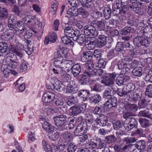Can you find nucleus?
<instances>
[{"instance_id":"1","label":"nucleus","mask_w":152,"mask_h":152,"mask_svg":"<svg viewBox=\"0 0 152 152\" xmlns=\"http://www.w3.org/2000/svg\"><path fill=\"white\" fill-rule=\"evenodd\" d=\"M71 62L69 60L57 59L54 61V64L55 66L58 69L53 68V71L55 74H60L65 72L66 69L67 70L71 66Z\"/></svg>"},{"instance_id":"2","label":"nucleus","mask_w":152,"mask_h":152,"mask_svg":"<svg viewBox=\"0 0 152 152\" xmlns=\"http://www.w3.org/2000/svg\"><path fill=\"white\" fill-rule=\"evenodd\" d=\"M23 21L26 24L31 25H36L35 27L38 30L33 31V32L35 33H39L40 31H42L44 27V23L43 22L40 23L39 21L37 20V23H36L35 20L32 16L30 15L25 16L23 19Z\"/></svg>"},{"instance_id":"3","label":"nucleus","mask_w":152,"mask_h":152,"mask_svg":"<svg viewBox=\"0 0 152 152\" xmlns=\"http://www.w3.org/2000/svg\"><path fill=\"white\" fill-rule=\"evenodd\" d=\"M53 120L56 125L57 130L63 131L65 129L64 124L66 121V116L61 115L54 117Z\"/></svg>"},{"instance_id":"4","label":"nucleus","mask_w":152,"mask_h":152,"mask_svg":"<svg viewBox=\"0 0 152 152\" xmlns=\"http://www.w3.org/2000/svg\"><path fill=\"white\" fill-rule=\"evenodd\" d=\"M140 33L138 34V36L134 39V43L135 45L138 47L141 46L148 47L150 45V42L148 40L142 36Z\"/></svg>"},{"instance_id":"5","label":"nucleus","mask_w":152,"mask_h":152,"mask_svg":"<svg viewBox=\"0 0 152 152\" xmlns=\"http://www.w3.org/2000/svg\"><path fill=\"white\" fill-rule=\"evenodd\" d=\"M137 121L133 118L130 117L126 119L124 122V126L125 129L128 131L131 130L134 127H137Z\"/></svg>"},{"instance_id":"6","label":"nucleus","mask_w":152,"mask_h":152,"mask_svg":"<svg viewBox=\"0 0 152 152\" xmlns=\"http://www.w3.org/2000/svg\"><path fill=\"white\" fill-rule=\"evenodd\" d=\"M69 55L67 50L65 48H59L54 53V58H67Z\"/></svg>"},{"instance_id":"7","label":"nucleus","mask_w":152,"mask_h":152,"mask_svg":"<svg viewBox=\"0 0 152 152\" xmlns=\"http://www.w3.org/2000/svg\"><path fill=\"white\" fill-rule=\"evenodd\" d=\"M84 33L86 36H96L97 35V31L95 28L92 25H88L85 26Z\"/></svg>"},{"instance_id":"8","label":"nucleus","mask_w":152,"mask_h":152,"mask_svg":"<svg viewBox=\"0 0 152 152\" xmlns=\"http://www.w3.org/2000/svg\"><path fill=\"white\" fill-rule=\"evenodd\" d=\"M85 107V106L83 104L75 105L70 108V109L72 110L71 113L73 115H76L83 111Z\"/></svg>"},{"instance_id":"9","label":"nucleus","mask_w":152,"mask_h":152,"mask_svg":"<svg viewBox=\"0 0 152 152\" xmlns=\"http://www.w3.org/2000/svg\"><path fill=\"white\" fill-rule=\"evenodd\" d=\"M55 96L54 93L47 91L43 94L42 100L45 103L50 102L53 101Z\"/></svg>"},{"instance_id":"10","label":"nucleus","mask_w":152,"mask_h":152,"mask_svg":"<svg viewBox=\"0 0 152 152\" xmlns=\"http://www.w3.org/2000/svg\"><path fill=\"white\" fill-rule=\"evenodd\" d=\"M51 85L50 86H48V84H47L46 86L48 89H53L55 88L58 91H60L61 88H62L61 85H62L61 83L57 79H55L54 80V82L52 84L51 83Z\"/></svg>"},{"instance_id":"11","label":"nucleus","mask_w":152,"mask_h":152,"mask_svg":"<svg viewBox=\"0 0 152 152\" xmlns=\"http://www.w3.org/2000/svg\"><path fill=\"white\" fill-rule=\"evenodd\" d=\"M64 33L65 35L70 38H74L76 37L75 31L71 26H69L65 28Z\"/></svg>"},{"instance_id":"12","label":"nucleus","mask_w":152,"mask_h":152,"mask_svg":"<svg viewBox=\"0 0 152 152\" xmlns=\"http://www.w3.org/2000/svg\"><path fill=\"white\" fill-rule=\"evenodd\" d=\"M108 118L107 116L105 115H102L100 118H97L96 121L100 126H105L107 122Z\"/></svg>"},{"instance_id":"13","label":"nucleus","mask_w":152,"mask_h":152,"mask_svg":"<svg viewBox=\"0 0 152 152\" xmlns=\"http://www.w3.org/2000/svg\"><path fill=\"white\" fill-rule=\"evenodd\" d=\"M85 34H81L80 35H78V36H77L76 35V37H75L74 38H75L77 42L80 45L83 43L85 41L89 39H90V37H87L86 38Z\"/></svg>"},{"instance_id":"14","label":"nucleus","mask_w":152,"mask_h":152,"mask_svg":"<svg viewBox=\"0 0 152 152\" xmlns=\"http://www.w3.org/2000/svg\"><path fill=\"white\" fill-rule=\"evenodd\" d=\"M106 25V22L104 20H98L95 23V26L97 29L100 31L104 30Z\"/></svg>"},{"instance_id":"15","label":"nucleus","mask_w":152,"mask_h":152,"mask_svg":"<svg viewBox=\"0 0 152 152\" xmlns=\"http://www.w3.org/2000/svg\"><path fill=\"white\" fill-rule=\"evenodd\" d=\"M85 129H86V128L84 127V126H83L81 124H79L75 131V135L76 136L81 135L83 133V131Z\"/></svg>"},{"instance_id":"16","label":"nucleus","mask_w":152,"mask_h":152,"mask_svg":"<svg viewBox=\"0 0 152 152\" xmlns=\"http://www.w3.org/2000/svg\"><path fill=\"white\" fill-rule=\"evenodd\" d=\"M92 53L89 51L85 52L82 57V60L83 62H86L89 60L92 57Z\"/></svg>"},{"instance_id":"17","label":"nucleus","mask_w":152,"mask_h":152,"mask_svg":"<svg viewBox=\"0 0 152 152\" xmlns=\"http://www.w3.org/2000/svg\"><path fill=\"white\" fill-rule=\"evenodd\" d=\"M81 70L80 65L78 64L74 65L72 67V73L75 76L78 75L80 73Z\"/></svg>"},{"instance_id":"18","label":"nucleus","mask_w":152,"mask_h":152,"mask_svg":"<svg viewBox=\"0 0 152 152\" xmlns=\"http://www.w3.org/2000/svg\"><path fill=\"white\" fill-rule=\"evenodd\" d=\"M107 37L104 35H99L98 40V45L99 47H101L104 45L106 43L107 41Z\"/></svg>"},{"instance_id":"19","label":"nucleus","mask_w":152,"mask_h":152,"mask_svg":"<svg viewBox=\"0 0 152 152\" xmlns=\"http://www.w3.org/2000/svg\"><path fill=\"white\" fill-rule=\"evenodd\" d=\"M115 91L112 89L107 88L105 90L103 94V98L106 99L110 98L113 95Z\"/></svg>"},{"instance_id":"20","label":"nucleus","mask_w":152,"mask_h":152,"mask_svg":"<svg viewBox=\"0 0 152 152\" xmlns=\"http://www.w3.org/2000/svg\"><path fill=\"white\" fill-rule=\"evenodd\" d=\"M78 9L74 7H72L69 9L67 12V14L70 16H76L78 15Z\"/></svg>"},{"instance_id":"21","label":"nucleus","mask_w":152,"mask_h":152,"mask_svg":"<svg viewBox=\"0 0 152 152\" xmlns=\"http://www.w3.org/2000/svg\"><path fill=\"white\" fill-rule=\"evenodd\" d=\"M89 92L88 91L81 90L79 92L78 96L81 98H83L84 101H86L89 97Z\"/></svg>"},{"instance_id":"22","label":"nucleus","mask_w":152,"mask_h":152,"mask_svg":"<svg viewBox=\"0 0 152 152\" xmlns=\"http://www.w3.org/2000/svg\"><path fill=\"white\" fill-rule=\"evenodd\" d=\"M15 27L17 28L20 31V33L22 34L23 32L24 31L26 30V28L23 24V23L19 21L16 23L15 25Z\"/></svg>"},{"instance_id":"23","label":"nucleus","mask_w":152,"mask_h":152,"mask_svg":"<svg viewBox=\"0 0 152 152\" xmlns=\"http://www.w3.org/2000/svg\"><path fill=\"white\" fill-rule=\"evenodd\" d=\"M73 137L72 134L68 132H65L63 134V138L65 142L71 141Z\"/></svg>"},{"instance_id":"24","label":"nucleus","mask_w":152,"mask_h":152,"mask_svg":"<svg viewBox=\"0 0 152 152\" xmlns=\"http://www.w3.org/2000/svg\"><path fill=\"white\" fill-rule=\"evenodd\" d=\"M58 5V3L56 1H54L52 2L50 12L52 15L56 14Z\"/></svg>"},{"instance_id":"25","label":"nucleus","mask_w":152,"mask_h":152,"mask_svg":"<svg viewBox=\"0 0 152 152\" xmlns=\"http://www.w3.org/2000/svg\"><path fill=\"white\" fill-rule=\"evenodd\" d=\"M43 128L49 132H51L53 130V126L47 121H45L42 125Z\"/></svg>"},{"instance_id":"26","label":"nucleus","mask_w":152,"mask_h":152,"mask_svg":"<svg viewBox=\"0 0 152 152\" xmlns=\"http://www.w3.org/2000/svg\"><path fill=\"white\" fill-rule=\"evenodd\" d=\"M142 69L140 67L134 68L133 70L132 73L134 75L140 77L142 75Z\"/></svg>"},{"instance_id":"27","label":"nucleus","mask_w":152,"mask_h":152,"mask_svg":"<svg viewBox=\"0 0 152 152\" xmlns=\"http://www.w3.org/2000/svg\"><path fill=\"white\" fill-rule=\"evenodd\" d=\"M135 146L137 149H143L145 146V142L143 140L138 141L136 143Z\"/></svg>"},{"instance_id":"28","label":"nucleus","mask_w":152,"mask_h":152,"mask_svg":"<svg viewBox=\"0 0 152 152\" xmlns=\"http://www.w3.org/2000/svg\"><path fill=\"white\" fill-rule=\"evenodd\" d=\"M90 40L89 39L86 40L85 42L86 48L89 50H93L94 46L93 42L90 41Z\"/></svg>"},{"instance_id":"29","label":"nucleus","mask_w":152,"mask_h":152,"mask_svg":"<svg viewBox=\"0 0 152 152\" xmlns=\"http://www.w3.org/2000/svg\"><path fill=\"white\" fill-rule=\"evenodd\" d=\"M22 78V77H20L19 80L16 81V83L14 84V85H15V86H16L19 83L18 82H19V83H21L18 87L19 90L20 92L23 91L25 88V83H22V82H20V80Z\"/></svg>"},{"instance_id":"30","label":"nucleus","mask_w":152,"mask_h":152,"mask_svg":"<svg viewBox=\"0 0 152 152\" xmlns=\"http://www.w3.org/2000/svg\"><path fill=\"white\" fill-rule=\"evenodd\" d=\"M139 121L142 127L144 128L148 127L150 124L149 121L145 118H140Z\"/></svg>"},{"instance_id":"31","label":"nucleus","mask_w":152,"mask_h":152,"mask_svg":"<svg viewBox=\"0 0 152 152\" xmlns=\"http://www.w3.org/2000/svg\"><path fill=\"white\" fill-rule=\"evenodd\" d=\"M10 51H11L16 53V55L20 58H22L23 56V55L21 51L17 50L15 46L10 45Z\"/></svg>"},{"instance_id":"32","label":"nucleus","mask_w":152,"mask_h":152,"mask_svg":"<svg viewBox=\"0 0 152 152\" xmlns=\"http://www.w3.org/2000/svg\"><path fill=\"white\" fill-rule=\"evenodd\" d=\"M104 17L105 19H108L110 17L111 10L110 8L106 7L104 8Z\"/></svg>"},{"instance_id":"33","label":"nucleus","mask_w":152,"mask_h":152,"mask_svg":"<svg viewBox=\"0 0 152 152\" xmlns=\"http://www.w3.org/2000/svg\"><path fill=\"white\" fill-rule=\"evenodd\" d=\"M8 48L7 44L5 42H0V51L2 53L6 52Z\"/></svg>"},{"instance_id":"34","label":"nucleus","mask_w":152,"mask_h":152,"mask_svg":"<svg viewBox=\"0 0 152 152\" xmlns=\"http://www.w3.org/2000/svg\"><path fill=\"white\" fill-rule=\"evenodd\" d=\"M123 77V78L118 77L117 78L116 82L118 86H120L124 83V80H123L124 79H126L128 80L129 79V76H124Z\"/></svg>"},{"instance_id":"35","label":"nucleus","mask_w":152,"mask_h":152,"mask_svg":"<svg viewBox=\"0 0 152 152\" xmlns=\"http://www.w3.org/2000/svg\"><path fill=\"white\" fill-rule=\"evenodd\" d=\"M145 94L150 97H152V84L148 86L146 89Z\"/></svg>"},{"instance_id":"36","label":"nucleus","mask_w":152,"mask_h":152,"mask_svg":"<svg viewBox=\"0 0 152 152\" xmlns=\"http://www.w3.org/2000/svg\"><path fill=\"white\" fill-rule=\"evenodd\" d=\"M68 37V36L66 35V36L61 37V40L65 44H70L71 45H72L73 44V42Z\"/></svg>"},{"instance_id":"37","label":"nucleus","mask_w":152,"mask_h":152,"mask_svg":"<svg viewBox=\"0 0 152 152\" xmlns=\"http://www.w3.org/2000/svg\"><path fill=\"white\" fill-rule=\"evenodd\" d=\"M134 88V85L132 83H129L127 85L125 90L128 94L133 91Z\"/></svg>"},{"instance_id":"38","label":"nucleus","mask_w":152,"mask_h":152,"mask_svg":"<svg viewBox=\"0 0 152 152\" xmlns=\"http://www.w3.org/2000/svg\"><path fill=\"white\" fill-rule=\"evenodd\" d=\"M88 76V75L87 71L84 72L82 75L81 79L79 81L80 84H83L85 82H86Z\"/></svg>"},{"instance_id":"39","label":"nucleus","mask_w":152,"mask_h":152,"mask_svg":"<svg viewBox=\"0 0 152 152\" xmlns=\"http://www.w3.org/2000/svg\"><path fill=\"white\" fill-rule=\"evenodd\" d=\"M7 10L3 9L0 10V19L3 18H6L7 17Z\"/></svg>"},{"instance_id":"40","label":"nucleus","mask_w":152,"mask_h":152,"mask_svg":"<svg viewBox=\"0 0 152 152\" xmlns=\"http://www.w3.org/2000/svg\"><path fill=\"white\" fill-rule=\"evenodd\" d=\"M4 68L3 70V73L4 75V76L6 78L9 77L10 71V66L7 65H4Z\"/></svg>"},{"instance_id":"41","label":"nucleus","mask_w":152,"mask_h":152,"mask_svg":"<svg viewBox=\"0 0 152 152\" xmlns=\"http://www.w3.org/2000/svg\"><path fill=\"white\" fill-rule=\"evenodd\" d=\"M151 114L149 113L148 110H145L140 111L139 114V115L140 116L149 118L151 117Z\"/></svg>"},{"instance_id":"42","label":"nucleus","mask_w":152,"mask_h":152,"mask_svg":"<svg viewBox=\"0 0 152 152\" xmlns=\"http://www.w3.org/2000/svg\"><path fill=\"white\" fill-rule=\"evenodd\" d=\"M127 7L128 9L130 11H132V10H134L135 11H136V10H138L139 8L137 7V4H130L128 5Z\"/></svg>"},{"instance_id":"43","label":"nucleus","mask_w":152,"mask_h":152,"mask_svg":"<svg viewBox=\"0 0 152 152\" xmlns=\"http://www.w3.org/2000/svg\"><path fill=\"white\" fill-rule=\"evenodd\" d=\"M78 14L81 15L84 18H86L88 15V12L82 8H79L78 9Z\"/></svg>"},{"instance_id":"44","label":"nucleus","mask_w":152,"mask_h":152,"mask_svg":"<svg viewBox=\"0 0 152 152\" xmlns=\"http://www.w3.org/2000/svg\"><path fill=\"white\" fill-rule=\"evenodd\" d=\"M105 139L109 143H112L116 141L117 139L113 135H111L106 136Z\"/></svg>"},{"instance_id":"45","label":"nucleus","mask_w":152,"mask_h":152,"mask_svg":"<svg viewBox=\"0 0 152 152\" xmlns=\"http://www.w3.org/2000/svg\"><path fill=\"white\" fill-rule=\"evenodd\" d=\"M101 96L99 94H96L94 95L92 98L91 100L95 103H97L101 100Z\"/></svg>"},{"instance_id":"46","label":"nucleus","mask_w":152,"mask_h":152,"mask_svg":"<svg viewBox=\"0 0 152 152\" xmlns=\"http://www.w3.org/2000/svg\"><path fill=\"white\" fill-rule=\"evenodd\" d=\"M76 148V146L74 144L71 143L68 145V152H74Z\"/></svg>"},{"instance_id":"47","label":"nucleus","mask_w":152,"mask_h":152,"mask_svg":"<svg viewBox=\"0 0 152 152\" xmlns=\"http://www.w3.org/2000/svg\"><path fill=\"white\" fill-rule=\"evenodd\" d=\"M111 99H108V102H110L111 104L110 105V107H115L117 105L116 98L115 97L110 98Z\"/></svg>"},{"instance_id":"48","label":"nucleus","mask_w":152,"mask_h":152,"mask_svg":"<svg viewBox=\"0 0 152 152\" xmlns=\"http://www.w3.org/2000/svg\"><path fill=\"white\" fill-rule=\"evenodd\" d=\"M92 16L94 19H96L101 17L102 14L98 11H95L92 13Z\"/></svg>"},{"instance_id":"49","label":"nucleus","mask_w":152,"mask_h":152,"mask_svg":"<svg viewBox=\"0 0 152 152\" xmlns=\"http://www.w3.org/2000/svg\"><path fill=\"white\" fill-rule=\"evenodd\" d=\"M101 83L107 86H112L113 84V81L110 80L109 78L102 80Z\"/></svg>"},{"instance_id":"50","label":"nucleus","mask_w":152,"mask_h":152,"mask_svg":"<svg viewBox=\"0 0 152 152\" xmlns=\"http://www.w3.org/2000/svg\"><path fill=\"white\" fill-rule=\"evenodd\" d=\"M48 37L49 38V39L50 42H54L56 41L57 36L55 33H53Z\"/></svg>"},{"instance_id":"51","label":"nucleus","mask_w":152,"mask_h":152,"mask_svg":"<svg viewBox=\"0 0 152 152\" xmlns=\"http://www.w3.org/2000/svg\"><path fill=\"white\" fill-rule=\"evenodd\" d=\"M82 6L84 7L88 8L89 3L92 1V0H79Z\"/></svg>"},{"instance_id":"52","label":"nucleus","mask_w":152,"mask_h":152,"mask_svg":"<svg viewBox=\"0 0 152 152\" xmlns=\"http://www.w3.org/2000/svg\"><path fill=\"white\" fill-rule=\"evenodd\" d=\"M59 133L56 132L54 133L53 134H52L49 136V138L52 140L55 141H56L59 137Z\"/></svg>"},{"instance_id":"53","label":"nucleus","mask_w":152,"mask_h":152,"mask_svg":"<svg viewBox=\"0 0 152 152\" xmlns=\"http://www.w3.org/2000/svg\"><path fill=\"white\" fill-rule=\"evenodd\" d=\"M106 65V63L104 60L102 59H100L97 64L96 66L100 68H103Z\"/></svg>"},{"instance_id":"54","label":"nucleus","mask_w":152,"mask_h":152,"mask_svg":"<svg viewBox=\"0 0 152 152\" xmlns=\"http://www.w3.org/2000/svg\"><path fill=\"white\" fill-rule=\"evenodd\" d=\"M128 110L129 111H136L137 109V107L136 104H132L128 106Z\"/></svg>"},{"instance_id":"55","label":"nucleus","mask_w":152,"mask_h":152,"mask_svg":"<svg viewBox=\"0 0 152 152\" xmlns=\"http://www.w3.org/2000/svg\"><path fill=\"white\" fill-rule=\"evenodd\" d=\"M137 139H136L134 137H127L124 139V141L126 142V143H130L134 142L136 141Z\"/></svg>"},{"instance_id":"56","label":"nucleus","mask_w":152,"mask_h":152,"mask_svg":"<svg viewBox=\"0 0 152 152\" xmlns=\"http://www.w3.org/2000/svg\"><path fill=\"white\" fill-rule=\"evenodd\" d=\"M124 49L122 44L121 42H118L115 48V50L117 51H122Z\"/></svg>"},{"instance_id":"57","label":"nucleus","mask_w":152,"mask_h":152,"mask_svg":"<svg viewBox=\"0 0 152 152\" xmlns=\"http://www.w3.org/2000/svg\"><path fill=\"white\" fill-rule=\"evenodd\" d=\"M117 93L119 96H121L128 94L125 89L124 88H123L122 89H118L117 91Z\"/></svg>"},{"instance_id":"58","label":"nucleus","mask_w":152,"mask_h":152,"mask_svg":"<svg viewBox=\"0 0 152 152\" xmlns=\"http://www.w3.org/2000/svg\"><path fill=\"white\" fill-rule=\"evenodd\" d=\"M128 146L126 145L124 146L123 147L121 148L118 147H114V148L118 152H126L125 150L127 149Z\"/></svg>"},{"instance_id":"59","label":"nucleus","mask_w":152,"mask_h":152,"mask_svg":"<svg viewBox=\"0 0 152 152\" xmlns=\"http://www.w3.org/2000/svg\"><path fill=\"white\" fill-rule=\"evenodd\" d=\"M96 69H94L93 70L90 71L88 70L87 71L88 75V77H94L95 76H96Z\"/></svg>"},{"instance_id":"60","label":"nucleus","mask_w":152,"mask_h":152,"mask_svg":"<svg viewBox=\"0 0 152 152\" xmlns=\"http://www.w3.org/2000/svg\"><path fill=\"white\" fill-rule=\"evenodd\" d=\"M59 24V22L58 20H56L54 23L53 28L55 31H58Z\"/></svg>"},{"instance_id":"61","label":"nucleus","mask_w":152,"mask_h":152,"mask_svg":"<svg viewBox=\"0 0 152 152\" xmlns=\"http://www.w3.org/2000/svg\"><path fill=\"white\" fill-rule=\"evenodd\" d=\"M44 150L46 152H55L56 151L55 148L54 150L52 149L49 145H47L46 147H44Z\"/></svg>"},{"instance_id":"62","label":"nucleus","mask_w":152,"mask_h":152,"mask_svg":"<svg viewBox=\"0 0 152 152\" xmlns=\"http://www.w3.org/2000/svg\"><path fill=\"white\" fill-rule=\"evenodd\" d=\"M122 126V124L119 121H117L113 124V127L115 129L117 130Z\"/></svg>"},{"instance_id":"63","label":"nucleus","mask_w":152,"mask_h":152,"mask_svg":"<svg viewBox=\"0 0 152 152\" xmlns=\"http://www.w3.org/2000/svg\"><path fill=\"white\" fill-rule=\"evenodd\" d=\"M96 76L99 75L103 77L105 75V73L103 72V70L101 69H96Z\"/></svg>"},{"instance_id":"64","label":"nucleus","mask_w":152,"mask_h":152,"mask_svg":"<svg viewBox=\"0 0 152 152\" xmlns=\"http://www.w3.org/2000/svg\"><path fill=\"white\" fill-rule=\"evenodd\" d=\"M28 68L27 66L25 61H23L22 62L20 66V69L22 71H25Z\"/></svg>"}]
</instances>
